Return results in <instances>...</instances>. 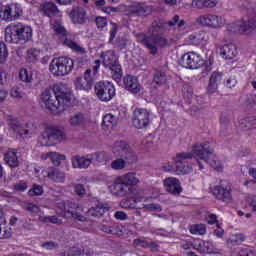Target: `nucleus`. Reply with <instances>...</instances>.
<instances>
[{
  "instance_id": "obj_1",
  "label": "nucleus",
  "mask_w": 256,
  "mask_h": 256,
  "mask_svg": "<svg viewBox=\"0 0 256 256\" xmlns=\"http://www.w3.org/2000/svg\"><path fill=\"white\" fill-rule=\"evenodd\" d=\"M215 148L213 142L203 141L195 143L192 146V152H181L177 153L173 158L172 162H168L163 166L164 171L168 173H175L176 175H187L193 171V166L191 165V160L193 157L195 159H201L207 165H210L212 169L216 171H221L223 166L221 162L215 156Z\"/></svg>"
},
{
  "instance_id": "obj_2",
  "label": "nucleus",
  "mask_w": 256,
  "mask_h": 256,
  "mask_svg": "<svg viewBox=\"0 0 256 256\" xmlns=\"http://www.w3.org/2000/svg\"><path fill=\"white\" fill-rule=\"evenodd\" d=\"M42 105L49 111L63 113L73 101V93L63 84H56L52 89H45L41 94Z\"/></svg>"
},
{
  "instance_id": "obj_3",
  "label": "nucleus",
  "mask_w": 256,
  "mask_h": 256,
  "mask_svg": "<svg viewBox=\"0 0 256 256\" xmlns=\"http://www.w3.org/2000/svg\"><path fill=\"white\" fill-rule=\"evenodd\" d=\"M112 151L114 155L120 157L111 162V167L115 171H121V169H125V167H127V163L129 165H133V163H137L138 161L137 152H135L131 145H129V143H127L125 140L116 141Z\"/></svg>"
},
{
  "instance_id": "obj_4",
  "label": "nucleus",
  "mask_w": 256,
  "mask_h": 256,
  "mask_svg": "<svg viewBox=\"0 0 256 256\" xmlns=\"http://www.w3.org/2000/svg\"><path fill=\"white\" fill-rule=\"evenodd\" d=\"M33 39V28L21 22L9 24L5 29V40L7 43L23 45Z\"/></svg>"
},
{
  "instance_id": "obj_5",
  "label": "nucleus",
  "mask_w": 256,
  "mask_h": 256,
  "mask_svg": "<svg viewBox=\"0 0 256 256\" xmlns=\"http://www.w3.org/2000/svg\"><path fill=\"white\" fill-rule=\"evenodd\" d=\"M100 57L102 58L103 66L111 71L112 79H114L116 83H121V79L123 77V68H121L119 59H117V56H115V51L107 50L102 52Z\"/></svg>"
},
{
  "instance_id": "obj_6",
  "label": "nucleus",
  "mask_w": 256,
  "mask_h": 256,
  "mask_svg": "<svg viewBox=\"0 0 256 256\" xmlns=\"http://www.w3.org/2000/svg\"><path fill=\"white\" fill-rule=\"evenodd\" d=\"M139 37H142L141 43L149 49L151 55H157V47L164 48L169 45V40L163 37V34L157 33V29H153L151 36L139 34Z\"/></svg>"
},
{
  "instance_id": "obj_7",
  "label": "nucleus",
  "mask_w": 256,
  "mask_h": 256,
  "mask_svg": "<svg viewBox=\"0 0 256 256\" xmlns=\"http://www.w3.org/2000/svg\"><path fill=\"white\" fill-rule=\"evenodd\" d=\"M75 67V62L73 59L62 56L58 58H54L49 66V70L53 75H56V77H65V75H69L73 71V68Z\"/></svg>"
},
{
  "instance_id": "obj_8",
  "label": "nucleus",
  "mask_w": 256,
  "mask_h": 256,
  "mask_svg": "<svg viewBox=\"0 0 256 256\" xmlns=\"http://www.w3.org/2000/svg\"><path fill=\"white\" fill-rule=\"evenodd\" d=\"M67 136L63 130L57 126H48L40 137L42 147H51L65 141Z\"/></svg>"
},
{
  "instance_id": "obj_9",
  "label": "nucleus",
  "mask_w": 256,
  "mask_h": 256,
  "mask_svg": "<svg viewBox=\"0 0 256 256\" xmlns=\"http://www.w3.org/2000/svg\"><path fill=\"white\" fill-rule=\"evenodd\" d=\"M78 211H81V207L71 201H68L66 203L62 202L55 209L57 215H60L61 217H66L68 213L73 219H76V221H87V218L81 215Z\"/></svg>"
},
{
  "instance_id": "obj_10",
  "label": "nucleus",
  "mask_w": 256,
  "mask_h": 256,
  "mask_svg": "<svg viewBox=\"0 0 256 256\" xmlns=\"http://www.w3.org/2000/svg\"><path fill=\"white\" fill-rule=\"evenodd\" d=\"M94 91L96 97L103 103H109L115 97V85L109 81L97 82Z\"/></svg>"
},
{
  "instance_id": "obj_11",
  "label": "nucleus",
  "mask_w": 256,
  "mask_h": 256,
  "mask_svg": "<svg viewBox=\"0 0 256 256\" xmlns=\"http://www.w3.org/2000/svg\"><path fill=\"white\" fill-rule=\"evenodd\" d=\"M212 194L218 201H223V203H231L233 195L231 194V185L227 180H221L219 184L210 187Z\"/></svg>"
},
{
  "instance_id": "obj_12",
  "label": "nucleus",
  "mask_w": 256,
  "mask_h": 256,
  "mask_svg": "<svg viewBox=\"0 0 256 256\" xmlns=\"http://www.w3.org/2000/svg\"><path fill=\"white\" fill-rule=\"evenodd\" d=\"M151 123V114L147 109L136 108L132 117V124L136 129H145Z\"/></svg>"
},
{
  "instance_id": "obj_13",
  "label": "nucleus",
  "mask_w": 256,
  "mask_h": 256,
  "mask_svg": "<svg viewBox=\"0 0 256 256\" xmlns=\"http://www.w3.org/2000/svg\"><path fill=\"white\" fill-rule=\"evenodd\" d=\"M180 64L185 69H199L205 65V61L201 59V55L195 52H187L181 57Z\"/></svg>"
},
{
  "instance_id": "obj_14",
  "label": "nucleus",
  "mask_w": 256,
  "mask_h": 256,
  "mask_svg": "<svg viewBox=\"0 0 256 256\" xmlns=\"http://www.w3.org/2000/svg\"><path fill=\"white\" fill-rule=\"evenodd\" d=\"M197 23L204 27H211L212 29H221L225 25V19L222 16L215 14H204L197 18Z\"/></svg>"
},
{
  "instance_id": "obj_15",
  "label": "nucleus",
  "mask_w": 256,
  "mask_h": 256,
  "mask_svg": "<svg viewBox=\"0 0 256 256\" xmlns=\"http://www.w3.org/2000/svg\"><path fill=\"white\" fill-rule=\"evenodd\" d=\"M21 15H23V8H21V4L16 3L5 6L0 14V17H2L3 21L9 23L10 21L19 19Z\"/></svg>"
},
{
  "instance_id": "obj_16",
  "label": "nucleus",
  "mask_w": 256,
  "mask_h": 256,
  "mask_svg": "<svg viewBox=\"0 0 256 256\" xmlns=\"http://www.w3.org/2000/svg\"><path fill=\"white\" fill-rule=\"evenodd\" d=\"M110 192L116 197H127L131 193V187H128L123 180L118 176L115 178L112 185L109 186Z\"/></svg>"
},
{
  "instance_id": "obj_17",
  "label": "nucleus",
  "mask_w": 256,
  "mask_h": 256,
  "mask_svg": "<svg viewBox=\"0 0 256 256\" xmlns=\"http://www.w3.org/2000/svg\"><path fill=\"white\" fill-rule=\"evenodd\" d=\"M39 11L41 14L44 15V17H49L50 19L61 16V11H59V8L55 4V2L52 1L42 2L40 4Z\"/></svg>"
},
{
  "instance_id": "obj_18",
  "label": "nucleus",
  "mask_w": 256,
  "mask_h": 256,
  "mask_svg": "<svg viewBox=\"0 0 256 256\" xmlns=\"http://www.w3.org/2000/svg\"><path fill=\"white\" fill-rule=\"evenodd\" d=\"M223 82V72L214 71L211 73L208 81V85L206 87V93L208 95H213L217 93V89H219V85Z\"/></svg>"
},
{
  "instance_id": "obj_19",
  "label": "nucleus",
  "mask_w": 256,
  "mask_h": 256,
  "mask_svg": "<svg viewBox=\"0 0 256 256\" xmlns=\"http://www.w3.org/2000/svg\"><path fill=\"white\" fill-rule=\"evenodd\" d=\"M124 87L129 93L133 95H137V93H141L143 86L139 83V79L135 76L127 75L123 79Z\"/></svg>"
},
{
  "instance_id": "obj_20",
  "label": "nucleus",
  "mask_w": 256,
  "mask_h": 256,
  "mask_svg": "<svg viewBox=\"0 0 256 256\" xmlns=\"http://www.w3.org/2000/svg\"><path fill=\"white\" fill-rule=\"evenodd\" d=\"M164 186L166 191L171 195L179 197L183 193V187H181V181L177 178L169 177L164 180Z\"/></svg>"
},
{
  "instance_id": "obj_21",
  "label": "nucleus",
  "mask_w": 256,
  "mask_h": 256,
  "mask_svg": "<svg viewBox=\"0 0 256 256\" xmlns=\"http://www.w3.org/2000/svg\"><path fill=\"white\" fill-rule=\"evenodd\" d=\"M70 19L72 23L83 25L87 23V11L83 7H74L72 8L70 14Z\"/></svg>"
},
{
  "instance_id": "obj_22",
  "label": "nucleus",
  "mask_w": 256,
  "mask_h": 256,
  "mask_svg": "<svg viewBox=\"0 0 256 256\" xmlns=\"http://www.w3.org/2000/svg\"><path fill=\"white\" fill-rule=\"evenodd\" d=\"M91 163L93 162L90 154L86 156L76 155L72 157V167L74 169H88Z\"/></svg>"
},
{
  "instance_id": "obj_23",
  "label": "nucleus",
  "mask_w": 256,
  "mask_h": 256,
  "mask_svg": "<svg viewBox=\"0 0 256 256\" xmlns=\"http://www.w3.org/2000/svg\"><path fill=\"white\" fill-rule=\"evenodd\" d=\"M219 53L223 59L231 60L237 56V46L235 44H225L220 47Z\"/></svg>"
},
{
  "instance_id": "obj_24",
  "label": "nucleus",
  "mask_w": 256,
  "mask_h": 256,
  "mask_svg": "<svg viewBox=\"0 0 256 256\" xmlns=\"http://www.w3.org/2000/svg\"><path fill=\"white\" fill-rule=\"evenodd\" d=\"M130 12L132 15H137V17H147L151 15V7L145 4H134L130 7Z\"/></svg>"
},
{
  "instance_id": "obj_25",
  "label": "nucleus",
  "mask_w": 256,
  "mask_h": 256,
  "mask_svg": "<svg viewBox=\"0 0 256 256\" xmlns=\"http://www.w3.org/2000/svg\"><path fill=\"white\" fill-rule=\"evenodd\" d=\"M32 125L29 123H26L24 128L22 126L16 125L13 126V131L19 135V137H22V139H29L33 137V129Z\"/></svg>"
},
{
  "instance_id": "obj_26",
  "label": "nucleus",
  "mask_w": 256,
  "mask_h": 256,
  "mask_svg": "<svg viewBox=\"0 0 256 256\" xmlns=\"http://www.w3.org/2000/svg\"><path fill=\"white\" fill-rule=\"evenodd\" d=\"M208 36L205 31H200L198 33L191 34L188 37V41L190 45H203L205 42H207Z\"/></svg>"
},
{
  "instance_id": "obj_27",
  "label": "nucleus",
  "mask_w": 256,
  "mask_h": 256,
  "mask_svg": "<svg viewBox=\"0 0 256 256\" xmlns=\"http://www.w3.org/2000/svg\"><path fill=\"white\" fill-rule=\"evenodd\" d=\"M4 161L11 167L15 169V167H19V158L17 157V149H10L4 155Z\"/></svg>"
},
{
  "instance_id": "obj_28",
  "label": "nucleus",
  "mask_w": 256,
  "mask_h": 256,
  "mask_svg": "<svg viewBox=\"0 0 256 256\" xmlns=\"http://www.w3.org/2000/svg\"><path fill=\"white\" fill-rule=\"evenodd\" d=\"M169 81V75L164 70H157L153 75V83L157 87H162V85H167Z\"/></svg>"
},
{
  "instance_id": "obj_29",
  "label": "nucleus",
  "mask_w": 256,
  "mask_h": 256,
  "mask_svg": "<svg viewBox=\"0 0 256 256\" xmlns=\"http://www.w3.org/2000/svg\"><path fill=\"white\" fill-rule=\"evenodd\" d=\"M239 128L242 129V131H251V129H256V118L253 116L241 118L239 120Z\"/></svg>"
},
{
  "instance_id": "obj_30",
  "label": "nucleus",
  "mask_w": 256,
  "mask_h": 256,
  "mask_svg": "<svg viewBox=\"0 0 256 256\" xmlns=\"http://www.w3.org/2000/svg\"><path fill=\"white\" fill-rule=\"evenodd\" d=\"M48 179H51L54 183H65V172L57 168H50L48 170Z\"/></svg>"
},
{
  "instance_id": "obj_31",
  "label": "nucleus",
  "mask_w": 256,
  "mask_h": 256,
  "mask_svg": "<svg viewBox=\"0 0 256 256\" xmlns=\"http://www.w3.org/2000/svg\"><path fill=\"white\" fill-rule=\"evenodd\" d=\"M196 247L200 253L211 254L215 252V246H213V242L211 241L198 240L196 242Z\"/></svg>"
},
{
  "instance_id": "obj_32",
  "label": "nucleus",
  "mask_w": 256,
  "mask_h": 256,
  "mask_svg": "<svg viewBox=\"0 0 256 256\" xmlns=\"http://www.w3.org/2000/svg\"><path fill=\"white\" fill-rule=\"evenodd\" d=\"M42 159H50V161L58 167V165H61L62 161H65L66 157L63 154H59L57 152H48L46 154H42Z\"/></svg>"
},
{
  "instance_id": "obj_33",
  "label": "nucleus",
  "mask_w": 256,
  "mask_h": 256,
  "mask_svg": "<svg viewBox=\"0 0 256 256\" xmlns=\"http://www.w3.org/2000/svg\"><path fill=\"white\" fill-rule=\"evenodd\" d=\"M63 45H66V47H69V49H72V51L78 53L79 55H85V53H87V50L83 48V46L69 38L64 39Z\"/></svg>"
},
{
  "instance_id": "obj_34",
  "label": "nucleus",
  "mask_w": 256,
  "mask_h": 256,
  "mask_svg": "<svg viewBox=\"0 0 256 256\" xmlns=\"http://www.w3.org/2000/svg\"><path fill=\"white\" fill-rule=\"evenodd\" d=\"M106 211H109V208H107V207H105V205L99 203L96 206H94L88 210V216L89 217H103V215H105Z\"/></svg>"
},
{
  "instance_id": "obj_35",
  "label": "nucleus",
  "mask_w": 256,
  "mask_h": 256,
  "mask_svg": "<svg viewBox=\"0 0 256 256\" xmlns=\"http://www.w3.org/2000/svg\"><path fill=\"white\" fill-rule=\"evenodd\" d=\"M119 178L127 187H133V185H138L139 183V178H137L136 174L133 172H128L127 174L119 176Z\"/></svg>"
},
{
  "instance_id": "obj_36",
  "label": "nucleus",
  "mask_w": 256,
  "mask_h": 256,
  "mask_svg": "<svg viewBox=\"0 0 256 256\" xmlns=\"http://www.w3.org/2000/svg\"><path fill=\"white\" fill-rule=\"evenodd\" d=\"M96 75L93 73L91 69H87L84 72V81H86V85L83 86L87 91H91L93 89V84L95 83Z\"/></svg>"
},
{
  "instance_id": "obj_37",
  "label": "nucleus",
  "mask_w": 256,
  "mask_h": 256,
  "mask_svg": "<svg viewBox=\"0 0 256 256\" xmlns=\"http://www.w3.org/2000/svg\"><path fill=\"white\" fill-rule=\"evenodd\" d=\"M240 30L246 35H249L253 33V31H256V19L255 18L248 19V21L244 22L240 26Z\"/></svg>"
},
{
  "instance_id": "obj_38",
  "label": "nucleus",
  "mask_w": 256,
  "mask_h": 256,
  "mask_svg": "<svg viewBox=\"0 0 256 256\" xmlns=\"http://www.w3.org/2000/svg\"><path fill=\"white\" fill-rule=\"evenodd\" d=\"M220 123H221L220 135L222 137H227V131L229 130V127L231 126V120L229 118V115L222 114L220 117Z\"/></svg>"
},
{
  "instance_id": "obj_39",
  "label": "nucleus",
  "mask_w": 256,
  "mask_h": 256,
  "mask_svg": "<svg viewBox=\"0 0 256 256\" xmlns=\"http://www.w3.org/2000/svg\"><path fill=\"white\" fill-rule=\"evenodd\" d=\"M69 123L72 127H81V125H85V114L81 112L74 114L70 117Z\"/></svg>"
},
{
  "instance_id": "obj_40",
  "label": "nucleus",
  "mask_w": 256,
  "mask_h": 256,
  "mask_svg": "<svg viewBox=\"0 0 256 256\" xmlns=\"http://www.w3.org/2000/svg\"><path fill=\"white\" fill-rule=\"evenodd\" d=\"M13 235V230L7 225V220L0 222V239H9Z\"/></svg>"
},
{
  "instance_id": "obj_41",
  "label": "nucleus",
  "mask_w": 256,
  "mask_h": 256,
  "mask_svg": "<svg viewBox=\"0 0 256 256\" xmlns=\"http://www.w3.org/2000/svg\"><path fill=\"white\" fill-rule=\"evenodd\" d=\"M41 55V50L37 48H30L27 50V61L29 63H35Z\"/></svg>"
},
{
  "instance_id": "obj_42",
  "label": "nucleus",
  "mask_w": 256,
  "mask_h": 256,
  "mask_svg": "<svg viewBox=\"0 0 256 256\" xmlns=\"http://www.w3.org/2000/svg\"><path fill=\"white\" fill-rule=\"evenodd\" d=\"M102 125H105V127H115L117 125V117H115L113 114L109 113L106 114L103 117Z\"/></svg>"
},
{
  "instance_id": "obj_43",
  "label": "nucleus",
  "mask_w": 256,
  "mask_h": 256,
  "mask_svg": "<svg viewBox=\"0 0 256 256\" xmlns=\"http://www.w3.org/2000/svg\"><path fill=\"white\" fill-rule=\"evenodd\" d=\"M190 233L192 235H205L207 233V228L205 224H195L190 226Z\"/></svg>"
},
{
  "instance_id": "obj_44",
  "label": "nucleus",
  "mask_w": 256,
  "mask_h": 256,
  "mask_svg": "<svg viewBox=\"0 0 256 256\" xmlns=\"http://www.w3.org/2000/svg\"><path fill=\"white\" fill-rule=\"evenodd\" d=\"M122 209H137V199L128 198L120 202Z\"/></svg>"
},
{
  "instance_id": "obj_45",
  "label": "nucleus",
  "mask_w": 256,
  "mask_h": 256,
  "mask_svg": "<svg viewBox=\"0 0 256 256\" xmlns=\"http://www.w3.org/2000/svg\"><path fill=\"white\" fill-rule=\"evenodd\" d=\"M9 57V51L7 50V45L4 42H0V65L7 62Z\"/></svg>"
},
{
  "instance_id": "obj_46",
  "label": "nucleus",
  "mask_w": 256,
  "mask_h": 256,
  "mask_svg": "<svg viewBox=\"0 0 256 256\" xmlns=\"http://www.w3.org/2000/svg\"><path fill=\"white\" fill-rule=\"evenodd\" d=\"M100 230L104 233H108V235H119V227L109 226L106 224L100 225Z\"/></svg>"
},
{
  "instance_id": "obj_47",
  "label": "nucleus",
  "mask_w": 256,
  "mask_h": 256,
  "mask_svg": "<svg viewBox=\"0 0 256 256\" xmlns=\"http://www.w3.org/2000/svg\"><path fill=\"white\" fill-rule=\"evenodd\" d=\"M19 79L24 83H31L33 81V74H31V72L29 73L27 69L20 70Z\"/></svg>"
},
{
  "instance_id": "obj_48",
  "label": "nucleus",
  "mask_w": 256,
  "mask_h": 256,
  "mask_svg": "<svg viewBox=\"0 0 256 256\" xmlns=\"http://www.w3.org/2000/svg\"><path fill=\"white\" fill-rule=\"evenodd\" d=\"M91 161H97V163H103V161H106L107 159V153L105 152H95L93 154H90Z\"/></svg>"
},
{
  "instance_id": "obj_49",
  "label": "nucleus",
  "mask_w": 256,
  "mask_h": 256,
  "mask_svg": "<svg viewBox=\"0 0 256 256\" xmlns=\"http://www.w3.org/2000/svg\"><path fill=\"white\" fill-rule=\"evenodd\" d=\"M22 209L28 211V213H39L41 211V208L37 204L25 202L22 203Z\"/></svg>"
},
{
  "instance_id": "obj_50",
  "label": "nucleus",
  "mask_w": 256,
  "mask_h": 256,
  "mask_svg": "<svg viewBox=\"0 0 256 256\" xmlns=\"http://www.w3.org/2000/svg\"><path fill=\"white\" fill-rule=\"evenodd\" d=\"M74 85H75V88L78 90V91H87L89 92V90L85 89L84 87L87 85V81H85L83 79V77L79 76L77 77L75 80H74Z\"/></svg>"
},
{
  "instance_id": "obj_51",
  "label": "nucleus",
  "mask_w": 256,
  "mask_h": 256,
  "mask_svg": "<svg viewBox=\"0 0 256 256\" xmlns=\"http://www.w3.org/2000/svg\"><path fill=\"white\" fill-rule=\"evenodd\" d=\"M31 197L43 195V186L34 184L33 187L28 191Z\"/></svg>"
},
{
  "instance_id": "obj_52",
  "label": "nucleus",
  "mask_w": 256,
  "mask_h": 256,
  "mask_svg": "<svg viewBox=\"0 0 256 256\" xmlns=\"http://www.w3.org/2000/svg\"><path fill=\"white\" fill-rule=\"evenodd\" d=\"M54 31L56 35H62V37H67V30H65V27L61 26L59 21H56L54 23Z\"/></svg>"
},
{
  "instance_id": "obj_53",
  "label": "nucleus",
  "mask_w": 256,
  "mask_h": 256,
  "mask_svg": "<svg viewBox=\"0 0 256 256\" xmlns=\"http://www.w3.org/2000/svg\"><path fill=\"white\" fill-rule=\"evenodd\" d=\"M73 188L74 193H76L78 197H83L87 193V190H85V186L83 184H73Z\"/></svg>"
},
{
  "instance_id": "obj_54",
  "label": "nucleus",
  "mask_w": 256,
  "mask_h": 256,
  "mask_svg": "<svg viewBox=\"0 0 256 256\" xmlns=\"http://www.w3.org/2000/svg\"><path fill=\"white\" fill-rule=\"evenodd\" d=\"M13 189H14V191L23 193V191H27V182L21 180L13 185Z\"/></svg>"
},
{
  "instance_id": "obj_55",
  "label": "nucleus",
  "mask_w": 256,
  "mask_h": 256,
  "mask_svg": "<svg viewBox=\"0 0 256 256\" xmlns=\"http://www.w3.org/2000/svg\"><path fill=\"white\" fill-rule=\"evenodd\" d=\"M224 85H225V87H228V89H233V87H235V85H237V77L234 75L229 76V78H227L224 81Z\"/></svg>"
},
{
  "instance_id": "obj_56",
  "label": "nucleus",
  "mask_w": 256,
  "mask_h": 256,
  "mask_svg": "<svg viewBox=\"0 0 256 256\" xmlns=\"http://www.w3.org/2000/svg\"><path fill=\"white\" fill-rule=\"evenodd\" d=\"M128 43H129V40H127V38H117L116 47H118L120 51H123V49H127Z\"/></svg>"
},
{
  "instance_id": "obj_57",
  "label": "nucleus",
  "mask_w": 256,
  "mask_h": 256,
  "mask_svg": "<svg viewBox=\"0 0 256 256\" xmlns=\"http://www.w3.org/2000/svg\"><path fill=\"white\" fill-rule=\"evenodd\" d=\"M68 256H85V253L79 247H72L68 250Z\"/></svg>"
},
{
  "instance_id": "obj_58",
  "label": "nucleus",
  "mask_w": 256,
  "mask_h": 256,
  "mask_svg": "<svg viewBox=\"0 0 256 256\" xmlns=\"http://www.w3.org/2000/svg\"><path fill=\"white\" fill-rule=\"evenodd\" d=\"M95 23L98 29H103L104 27H107V18L98 16L95 19Z\"/></svg>"
},
{
  "instance_id": "obj_59",
  "label": "nucleus",
  "mask_w": 256,
  "mask_h": 256,
  "mask_svg": "<svg viewBox=\"0 0 256 256\" xmlns=\"http://www.w3.org/2000/svg\"><path fill=\"white\" fill-rule=\"evenodd\" d=\"M156 33H157V29H160V31H163L164 33L166 31H171V29L169 28L168 24H167V21H163V20H160L157 24H156Z\"/></svg>"
},
{
  "instance_id": "obj_60",
  "label": "nucleus",
  "mask_w": 256,
  "mask_h": 256,
  "mask_svg": "<svg viewBox=\"0 0 256 256\" xmlns=\"http://www.w3.org/2000/svg\"><path fill=\"white\" fill-rule=\"evenodd\" d=\"M134 245H136V247H143V249H147L149 247V242H147L145 238H137L134 240Z\"/></svg>"
},
{
  "instance_id": "obj_61",
  "label": "nucleus",
  "mask_w": 256,
  "mask_h": 256,
  "mask_svg": "<svg viewBox=\"0 0 256 256\" xmlns=\"http://www.w3.org/2000/svg\"><path fill=\"white\" fill-rule=\"evenodd\" d=\"M248 205L252 208V211H256V195H250L246 198Z\"/></svg>"
},
{
  "instance_id": "obj_62",
  "label": "nucleus",
  "mask_w": 256,
  "mask_h": 256,
  "mask_svg": "<svg viewBox=\"0 0 256 256\" xmlns=\"http://www.w3.org/2000/svg\"><path fill=\"white\" fill-rule=\"evenodd\" d=\"M119 27L117 24H112V28L110 29V38H109V43H113V40L115 39L117 35Z\"/></svg>"
},
{
  "instance_id": "obj_63",
  "label": "nucleus",
  "mask_w": 256,
  "mask_h": 256,
  "mask_svg": "<svg viewBox=\"0 0 256 256\" xmlns=\"http://www.w3.org/2000/svg\"><path fill=\"white\" fill-rule=\"evenodd\" d=\"M43 249H47V251H51L53 249H57L58 245L57 243L53 241L45 242L42 244Z\"/></svg>"
},
{
  "instance_id": "obj_64",
  "label": "nucleus",
  "mask_w": 256,
  "mask_h": 256,
  "mask_svg": "<svg viewBox=\"0 0 256 256\" xmlns=\"http://www.w3.org/2000/svg\"><path fill=\"white\" fill-rule=\"evenodd\" d=\"M115 219H118L119 221H127V219H129V216H127V213L123 212V211H117L114 214Z\"/></svg>"
}]
</instances>
